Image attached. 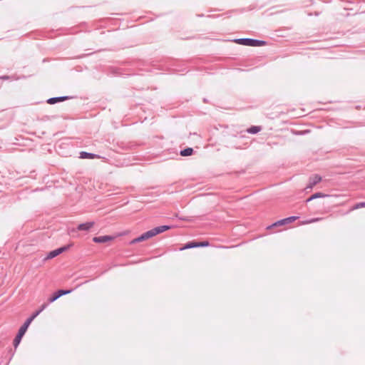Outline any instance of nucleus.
<instances>
[{"label": "nucleus", "mask_w": 365, "mask_h": 365, "mask_svg": "<svg viewBox=\"0 0 365 365\" xmlns=\"http://www.w3.org/2000/svg\"><path fill=\"white\" fill-rule=\"evenodd\" d=\"M262 130L260 126L252 125L247 130V132L250 134H256Z\"/></svg>", "instance_id": "nucleus-13"}, {"label": "nucleus", "mask_w": 365, "mask_h": 365, "mask_svg": "<svg viewBox=\"0 0 365 365\" xmlns=\"http://www.w3.org/2000/svg\"><path fill=\"white\" fill-rule=\"evenodd\" d=\"M328 196L327 195H325L322 192H316L313 195H312L309 198L306 200V202H309L314 199L320 198V197H325Z\"/></svg>", "instance_id": "nucleus-11"}, {"label": "nucleus", "mask_w": 365, "mask_h": 365, "mask_svg": "<svg viewBox=\"0 0 365 365\" xmlns=\"http://www.w3.org/2000/svg\"><path fill=\"white\" fill-rule=\"evenodd\" d=\"M153 237H154L153 234L152 232V230H150L143 233L141 235H140V239H141V240H143V241H144V240H146Z\"/></svg>", "instance_id": "nucleus-14"}, {"label": "nucleus", "mask_w": 365, "mask_h": 365, "mask_svg": "<svg viewBox=\"0 0 365 365\" xmlns=\"http://www.w3.org/2000/svg\"><path fill=\"white\" fill-rule=\"evenodd\" d=\"M48 304L44 303L43 304L41 307L36 310V312H34L26 320V322L24 323V324L20 327V329H19L18 331V333L16 335L14 339V346L15 349H16L18 347V346L19 345L24 335L25 334V333L26 332L28 328H29V324H31V323L34 320V319L36 317H37L46 307H47Z\"/></svg>", "instance_id": "nucleus-1"}, {"label": "nucleus", "mask_w": 365, "mask_h": 365, "mask_svg": "<svg viewBox=\"0 0 365 365\" xmlns=\"http://www.w3.org/2000/svg\"><path fill=\"white\" fill-rule=\"evenodd\" d=\"M100 156L98 155L88 153L86 151H81L80 153V158L81 159H94V158H99Z\"/></svg>", "instance_id": "nucleus-10"}, {"label": "nucleus", "mask_w": 365, "mask_h": 365, "mask_svg": "<svg viewBox=\"0 0 365 365\" xmlns=\"http://www.w3.org/2000/svg\"><path fill=\"white\" fill-rule=\"evenodd\" d=\"M233 41L240 45L252 47L262 46L267 44V42L264 41L250 38H236Z\"/></svg>", "instance_id": "nucleus-2"}, {"label": "nucleus", "mask_w": 365, "mask_h": 365, "mask_svg": "<svg viewBox=\"0 0 365 365\" xmlns=\"http://www.w3.org/2000/svg\"><path fill=\"white\" fill-rule=\"evenodd\" d=\"M208 245H209V242L208 241H202V242H197V247H207Z\"/></svg>", "instance_id": "nucleus-18"}, {"label": "nucleus", "mask_w": 365, "mask_h": 365, "mask_svg": "<svg viewBox=\"0 0 365 365\" xmlns=\"http://www.w3.org/2000/svg\"><path fill=\"white\" fill-rule=\"evenodd\" d=\"M0 79H2V80H9V79L14 80L15 78H14V76H0Z\"/></svg>", "instance_id": "nucleus-19"}, {"label": "nucleus", "mask_w": 365, "mask_h": 365, "mask_svg": "<svg viewBox=\"0 0 365 365\" xmlns=\"http://www.w3.org/2000/svg\"><path fill=\"white\" fill-rule=\"evenodd\" d=\"M297 219H298V217L297 216H291L280 220H278L277 222H274L272 225L271 227H277V226H282L284 225L289 223H291L294 221H295Z\"/></svg>", "instance_id": "nucleus-5"}, {"label": "nucleus", "mask_w": 365, "mask_h": 365, "mask_svg": "<svg viewBox=\"0 0 365 365\" xmlns=\"http://www.w3.org/2000/svg\"><path fill=\"white\" fill-rule=\"evenodd\" d=\"M193 149L192 148H186L182 150H180V154L182 156L187 157L190 156L193 154Z\"/></svg>", "instance_id": "nucleus-12"}, {"label": "nucleus", "mask_w": 365, "mask_h": 365, "mask_svg": "<svg viewBox=\"0 0 365 365\" xmlns=\"http://www.w3.org/2000/svg\"><path fill=\"white\" fill-rule=\"evenodd\" d=\"M71 292H72V289H58V291H56L58 296H59V297H61L63 295L69 294Z\"/></svg>", "instance_id": "nucleus-16"}, {"label": "nucleus", "mask_w": 365, "mask_h": 365, "mask_svg": "<svg viewBox=\"0 0 365 365\" xmlns=\"http://www.w3.org/2000/svg\"><path fill=\"white\" fill-rule=\"evenodd\" d=\"M321 220V218H313L307 222V223H312L315 222H318Z\"/></svg>", "instance_id": "nucleus-22"}, {"label": "nucleus", "mask_w": 365, "mask_h": 365, "mask_svg": "<svg viewBox=\"0 0 365 365\" xmlns=\"http://www.w3.org/2000/svg\"><path fill=\"white\" fill-rule=\"evenodd\" d=\"M365 207V202H359L356 205L355 208Z\"/></svg>", "instance_id": "nucleus-20"}, {"label": "nucleus", "mask_w": 365, "mask_h": 365, "mask_svg": "<svg viewBox=\"0 0 365 365\" xmlns=\"http://www.w3.org/2000/svg\"><path fill=\"white\" fill-rule=\"evenodd\" d=\"M140 242H143V240L140 239V236H139L138 237L133 239V240L130 242V243H131V244H134V243Z\"/></svg>", "instance_id": "nucleus-21"}, {"label": "nucleus", "mask_w": 365, "mask_h": 365, "mask_svg": "<svg viewBox=\"0 0 365 365\" xmlns=\"http://www.w3.org/2000/svg\"><path fill=\"white\" fill-rule=\"evenodd\" d=\"M322 180V177L319 175H314L309 177V184L306 187V189L312 190L314 186L318 184Z\"/></svg>", "instance_id": "nucleus-4"}, {"label": "nucleus", "mask_w": 365, "mask_h": 365, "mask_svg": "<svg viewBox=\"0 0 365 365\" xmlns=\"http://www.w3.org/2000/svg\"><path fill=\"white\" fill-rule=\"evenodd\" d=\"M194 247H197V242L192 241V242H189L186 243L184 245L182 250L190 249V248H194Z\"/></svg>", "instance_id": "nucleus-15"}, {"label": "nucleus", "mask_w": 365, "mask_h": 365, "mask_svg": "<svg viewBox=\"0 0 365 365\" xmlns=\"http://www.w3.org/2000/svg\"><path fill=\"white\" fill-rule=\"evenodd\" d=\"M71 247V245H67L63 247H61L58 249L51 251L48 255L47 259H52L63 253V252L68 250Z\"/></svg>", "instance_id": "nucleus-3"}, {"label": "nucleus", "mask_w": 365, "mask_h": 365, "mask_svg": "<svg viewBox=\"0 0 365 365\" xmlns=\"http://www.w3.org/2000/svg\"><path fill=\"white\" fill-rule=\"evenodd\" d=\"M59 298V296H58L57 292H54L48 299V303H52L57 300Z\"/></svg>", "instance_id": "nucleus-17"}, {"label": "nucleus", "mask_w": 365, "mask_h": 365, "mask_svg": "<svg viewBox=\"0 0 365 365\" xmlns=\"http://www.w3.org/2000/svg\"><path fill=\"white\" fill-rule=\"evenodd\" d=\"M113 239V237L110 235H103V236L94 237L93 238V241L96 243H105V242H107Z\"/></svg>", "instance_id": "nucleus-7"}, {"label": "nucleus", "mask_w": 365, "mask_h": 365, "mask_svg": "<svg viewBox=\"0 0 365 365\" xmlns=\"http://www.w3.org/2000/svg\"><path fill=\"white\" fill-rule=\"evenodd\" d=\"M69 96H60V97H53L48 98L46 102L48 104L53 105L59 102H63L67 99H68Z\"/></svg>", "instance_id": "nucleus-8"}, {"label": "nucleus", "mask_w": 365, "mask_h": 365, "mask_svg": "<svg viewBox=\"0 0 365 365\" xmlns=\"http://www.w3.org/2000/svg\"><path fill=\"white\" fill-rule=\"evenodd\" d=\"M170 227H171L169 225H161V226L155 227L151 229V230L153 234V236H155L160 233H162L165 231L170 230Z\"/></svg>", "instance_id": "nucleus-6"}, {"label": "nucleus", "mask_w": 365, "mask_h": 365, "mask_svg": "<svg viewBox=\"0 0 365 365\" xmlns=\"http://www.w3.org/2000/svg\"><path fill=\"white\" fill-rule=\"evenodd\" d=\"M94 225V222H87L78 225L77 230L80 231H88Z\"/></svg>", "instance_id": "nucleus-9"}]
</instances>
